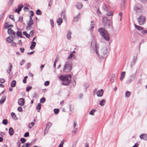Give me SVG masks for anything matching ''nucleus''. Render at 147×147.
<instances>
[{"instance_id": "nucleus-1", "label": "nucleus", "mask_w": 147, "mask_h": 147, "mask_svg": "<svg viewBox=\"0 0 147 147\" xmlns=\"http://www.w3.org/2000/svg\"><path fill=\"white\" fill-rule=\"evenodd\" d=\"M91 35L92 38L91 46L90 48V51L92 53H95L97 55L98 51L99 45L95 42V40L94 38V35L93 34H91Z\"/></svg>"}, {"instance_id": "nucleus-2", "label": "nucleus", "mask_w": 147, "mask_h": 147, "mask_svg": "<svg viewBox=\"0 0 147 147\" xmlns=\"http://www.w3.org/2000/svg\"><path fill=\"white\" fill-rule=\"evenodd\" d=\"M59 78L62 81L61 84L65 85H67L70 83L71 81L69 78L70 79L71 76L70 75L65 76L61 75L59 76Z\"/></svg>"}, {"instance_id": "nucleus-3", "label": "nucleus", "mask_w": 147, "mask_h": 147, "mask_svg": "<svg viewBox=\"0 0 147 147\" xmlns=\"http://www.w3.org/2000/svg\"><path fill=\"white\" fill-rule=\"evenodd\" d=\"M98 31L100 35L103 37L105 40L109 41V35L107 33L106 30L104 28H99Z\"/></svg>"}, {"instance_id": "nucleus-4", "label": "nucleus", "mask_w": 147, "mask_h": 147, "mask_svg": "<svg viewBox=\"0 0 147 147\" xmlns=\"http://www.w3.org/2000/svg\"><path fill=\"white\" fill-rule=\"evenodd\" d=\"M108 53V50L106 46L102 48L100 51H98L97 56L100 58L104 59L106 58V55Z\"/></svg>"}, {"instance_id": "nucleus-5", "label": "nucleus", "mask_w": 147, "mask_h": 147, "mask_svg": "<svg viewBox=\"0 0 147 147\" xmlns=\"http://www.w3.org/2000/svg\"><path fill=\"white\" fill-rule=\"evenodd\" d=\"M72 67V63L71 61H66L65 63L63 70L66 72H69L71 70Z\"/></svg>"}, {"instance_id": "nucleus-6", "label": "nucleus", "mask_w": 147, "mask_h": 147, "mask_svg": "<svg viewBox=\"0 0 147 147\" xmlns=\"http://www.w3.org/2000/svg\"><path fill=\"white\" fill-rule=\"evenodd\" d=\"M103 25L106 28H109L110 26V21L106 17L103 18Z\"/></svg>"}, {"instance_id": "nucleus-7", "label": "nucleus", "mask_w": 147, "mask_h": 147, "mask_svg": "<svg viewBox=\"0 0 147 147\" xmlns=\"http://www.w3.org/2000/svg\"><path fill=\"white\" fill-rule=\"evenodd\" d=\"M146 20V17L143 15H141L138 18V20L139 25H143L145 22Z\"/></svg>"}, {"instance_id": "nucleus-8", "label": "nucleus", "mask_w": 147, "mask_h": 147, "mask_svg": "<svg viewBox=\"0 0 147 147\" xmlns=\"http://www.w3.org/2000/svg\"><path fill=\"white\" fill-rule=\"evenodd\" d=\"M136 72L137 71H136L134 74H133L130 76L129 79L126 81V83H130L134 80L136 77Z\"/></svg>"}, {"instance_id": "nucleus-9", "label": "nucleus", "mask_w": 147, "mask_h": 147, "mask_svg": "<svg viewBox=\"0 0 147 147\" xmlns=\"http://www.w3.org/2000/svg\"><path fill=\"white\" fill-rule=\"evenodd\" d=\"M33 21H29L27 23V26L26 27L27 30H29L31 28V26L33 24Z\"/></svg>"}, {"instance_id": "nucleus-10", "label": "nucleus", "mask_w": 147, "mask_h": 147, "mask_svg": "<svg viewBox=\"0 0 147 147\" xmlns=\"http://www.w3.org/2000/svg\"><path fill=\"white\" fill-rule=\"evenodd\" d=\"M25 103L24 99L21 98L19 99L18 101V103L19 105L22 106Z\"/></svg>"}, {"instance_id": "nucleus-11", "label": "nucleus", "mask_w": 147, "mask_h": 147, "mask_svg": "<svg viewBox=\"0 0 147 147\" xmlns=\"http://www.w3.org/2000/svg\"><path fill=\"white\" fill-rule=\"evenodd\" d=\"M137 57L136 56H134L133 57V58L132 61L130 63V65L131 66H132L134 65L137 61Z\"/></svg>"}, {"instance_id": "nucleus-12", "label": "nucleus", "mask_w": 147, "mask_h": 147, "mask_svg": "<svg viewBox=\"0 0 147 147\" xmlns=\"http://www.w3.org/2000/svg\"><path fill=\"white\" fill-rule=\"evenodd\" d=\"M23 7V5L22 4H20L18 5V8L15 10V12L17 13H19L20 11L22 10V8Z\"/></svg>"}, {"instance_id": "nucleus-13", "label": "nucleus", "mask_w": 147, "mask_h": 147, "mask_svg": "<svg viewBox=\"0 0 147 147\" xmlns=\"http://www.w3.org/2000/svg\"><path fill=\"white\" fill-rule=\"evenodd\" d=\"M134 9L137 11H140L142 9V5L140 4L136 5L135 6Z\"/></svg>"}, {"instance_id": "nucleus-14", "label": "nucleus", "mask_w": 147, "mask_h": 147, "mask_svg": "<svg viewBox=\"0 0 147 147\" xmlns=\"http://www.w3.org/2000/svg\"><path fill=\"white\" fill-rule=\"evenodd\" d=\"M140 138L141 140L147 141V135L146 134H142L140 136Z\"/></svg>"}, {"instance_id": "nucleus-15", "label": "nucleus", "mask_w": 147, "mask_h": 147, "mask_svg": "<svg viewBox=\"0 0 147 147\" xmlns=\"http://www.w3.org/2000/svg\"><path fill=\"white\" fill-rule=\"evenodd\" d=\"M7 32L10 35L14 36L15 32L11 29L8 28L7 30Z\"/></svg>"}, {"instance_id": "nucleus-16", "label": "nucleus", "mask_w": 147, "mask_h": 147, "mask_svg": "<svg viewBox=\"0 0 147 147\" xmlns=\"http://www.w3.org/2000/svg\"><path fill=\"white\" fill-rule=\"evenodd\" d=\"M103 93V90L100 89L97 91L96 93L97 96L98 97H101L102 96Z\"/></svg>"}, {"instance_id": "nucleus-17", "label": "nucleus", "mask_w": 147, "mask_h": 147, "mask_svg": "<svg viewBox=\"0 0 147 147\" xmlns=\"http://www.w3.org/2000/svg\"><path fill=\"white\" fill-rule=\"evenodd\" d=\"M13 37L11 36L8 37L6 38L7 41L9 43H11L13 42Z\"/></svg>"}, {"instance_id": "nucleus-18", "label": "nucleus", "mask_w": 147, "mask_h": 147, "mask_svg": "<svg viewBox=\"0 0 147 147\" xmlns=\"http://www.w3.org/2000/svg\"><path fill=\"white\" fill-rule=\"evenodd\" d=\"M9 66L8 69L7 70V72L8 74H10L11 72L12 69L13 67V66L11 63H9Z\"/></svg>"}, {"instance_id": "nucleus-19", "label": "nucleus", "mask_w": 147, "mask_h": 147, "mask_svg": "<svg viewBox=\"0 0 147 147\" xmlns=\"http://www.w3.org/2000/svg\"><path fill=\"white\" fill-rule=\"evenodd\" d=\"M80 13H79L77 15L75 16L74 17L73 21L74 22H77L78 21L80 18Z\"/></svg>"}, {"instance_id": "nucleus-20", "label": "nucleus", "mask_w": 147, "mask_h": 147, "mask_svg": "<svg viewBox=\"0 0 147 147\" xmlns=\"http://www.w3.org/2000/svg\"><path fill=\"white\" fill-rule=\"evenodd\" d=\"M14 130L12 127H10L9 130V133L10 136H12L14 134Z\"/></svg>"}, {"instance_id": "nucleus-21", "label": "nucleus", "mask_w": 147, "mask_h": 147, "mask_svg": "<svg viewBox=\"0 0 147 147\" xmlns=\"http://www.w3.org/2000/svg\"><path fill=\"white\" fill-rule=\"evenodd\" d=\"M6 98V96H3L1 97L0 100V103L2 104L5 101Z\"/></svg>"}, {"instance_id": "nucleus-22", "label": "nucleus", "mask_w": 147, "mask_h": 147, "mask_svg": "<svg viewBox=\"0 0 147 147\" xmlns=\"http://www.w3.org/2000/svg\"><path fill=\"white\" fill-rule=\"evenodd\" d=\"M63 22L62 19L61 18H58L57 20V22L59 25H60Z\"/></svg>"}, {"instance_id": "nucleus-23", "label": "nucleus", "mask_w": 147, "mask_h": 147, "mask_svg": "<svg viewBox=\"0 0 147 147\" xmlns=\"http://www.w3.org/2000/svg\"><path fill=\"white\" fill-rule=\"evenodd\" d=\"M76 7L77 9H81L82 7V4L78 2L76 4Z\"/></svg>"}, {"instance_id": "nucleus-24", "label": "nucleus", "mask_w": 147, "mask_h": 147, "mask_svg": "<svg viewBox=\"0 0 147 147\" xmlns=\"http://www.w3.org/2000/svg\"><path fill=\"white\" fill-rule=\"evenodd\" d=\"M52 123L51 122H48L47 124L46 130H47V131H48L49 129L52 126Z\"/></svg>"}, {"instance_id": "nucleus-25", "label": "nucleus", "mask_w": 147, "mask_h": 147, "mask_svg": "<svg viewBox=\"0 0 147 147\" xmlns=\"http://www.w3.org/2000/svg\"><path fill=\"white\" fill-rule=\"evenodd\" d=\"M36 45V43L35 42H32L31 43V45L30 46V49L32 50H33Z\"/></svg>"}, {"instance_id": "nucleus-26", "label": "nucleus", "mask_w": 147, "mask_h": 147, "mask_svg": "<svg viewBox=\"0 0 147 147\" xmlns=\"http://www.w3.org/2000/svg\"><path fill=\"white\" fill-rule=\"evenodd\" d=\"M11 116L13 118V119L15 120H17V118L15 114L13 112H12L11 113Z\"/></svg>"}, {"instance_id": "nucleus-27", "label": "nucleus", "mask_w": 147, "mask_h": 147, "mask_svg": "<svg viewBox=\"0 0 147 147\" xmlns=\"http://www.w3.org/2000/svg\"><path fill=\"white\" fill-rule=\"evenodd\" d=\"M94 21H92L91 22V23L90 24V26H91V28H90V30L91 31H93L94 30Z\"/></svg>"}, {"instance_id": "nucleus-28", "label": "nucleus", "mask_w": 147, "mask_h": 147, "mask_svg": "<svg viewBox=\"0 0 147 147\" xmlns=\"http://www.w3.org/2000/svg\"><path fill=\"white\" fill-rule=\"evenodd\" d=\"M106 103V100L104 99L101 100L99 102V105L102 106H104Z\"/></svg>"}, {"instance_id": "nucleus-29", "label": "nucleus", "mask_w": 147, "mask_h": 147, "mask_svg": "<svg viewBox=\"0 0 147 147\" xmlns=\"http://www.w3.org/2000/svg\"><path fill=\"white\" fill-rule=\"evenodd\" d=\"M134 26H135V28L138 30H143V28L141 26L137 25L136 24H134Z\"/></svg>"}, {"instance_id": "nucleus-30", "label": "nucleus", "mask_w": 147, "mask_h": 147, "mask_svg": "<svg viewBox=\"0 0 147 147\" xmlns=\"http://www.w3.org/2000/svg\"><path fill=\"white\" fill-rule=\"evenodd\" d=\"M71 31H69L67 35V37L68 40H70L71 38Z\"/></svg>"}, {"instance_id": "nucleus-31", "label": "nucleus", "mask_w": 147, "mask_h": 147, "mask_svg": "<svg viewBox=\"0 0 147 147\" xmlns=\"http://www.w3.org/2000/svg\"><path fill=\"white\" fill-rule=\"evenodd\" d=\"M75 58V55L74 54L70 53V55L67 58L69 59H71L72 58L74 59Z\"/></svg>"}, {"instance_id": "nucleus-32", "label": "nucleus", "mask_w": 147, "mask_h": 147, "mask_svg": "<svg viewBox=\"0 0 147 147\" xmlns=\"http://www.w3.org/2000/svg\"><path fill=\"white\" fill-rule=\"evenodd\" d=\"M65 11H63L61 13V18L65 19Z\"/></svg>"}, {"instance_id": "nucleus-33", "label": "nucleus", "mask_w": 147, "mask_h": 147, "mask_svg": "<svg viewBox=\"0 0 147 147\" xmlns=\"http://www.w3.org/2000/svg\"><path fill=\"white\" fill-rule=\"evenodd\" d=\"M16 85V81L15 80H13L11 84V86L12 87H14Z\"/></svg>"}, {"instance_id": "nucleus-34", "label": "nucleus", "mask_w": 147, "mask_h": 147, "mask_svg": "<svg viewBox=\"0 0 147 147\" xmlns=\"http://www.w3.org/2000/svg\"><path fill=\"white\" fill-rule=\"evenodd\" d=\"M36 14L38 15H41L42 14V12L41 11L39 10H37L36 12Z\"/></svg>"}, {"instance_id": "nucleus-35", "label": "nucleus", "mask_w": 147, "mask_h": 147, "mask_svg": "<svg viewBox=\"0 0 147 147\" xmlns=\"http://www.w3.org/2000/svg\"><path fill=\"white\" fill-rule=\"evenodd\" d=\"M131 93L129 91H127L125 93V96L127 97H129L130 96Z\"/></svg>"}, {"instance_id": "nucleus-36", "label": "nucleus", "mask_w": 147, "mask_h": 147, "mask_svg": "<svg viewBox=\"0 0 147 147\" xmlns=\"http://www.w3.org/2000/svg\"><path fill=\"white\" fill-rule=\"evenodd\" d=\"M34 123L33 122H32L28 124V127L29 128H31L33 126H34Z\"/></svg>"}, {"instance_id": "nucleus-37", "label": "nucleus", "mask_w": 147, "mask_h": 147, "mask_svg": "<svg viewBox=\"0 0 147 147\" xmlns=\"http://www.w3.org/2000/svg\"><path fill=\"white\" fill-rule=\"evenodd\" d=\"M41 104L39 103L37 105L36 107V109L39 110V111H38V112H39L40 111L39 110L41 109Z\"/></svg>"}, {"instance_id": "nucleus-38", "label": "nucleus", "mask_w": 147, "mask_h": 147, "mask_svg": "<svg viewBox=\"0 0 147 147\" xmlns=\"http://www.w3.org/2000/svg\"><path fill=\"white\" fill-rule=\"evenodd\" d=\"M23 34L27 38H29L30 37V35L27 34L26 31H24L23 32Z\"/></svg>"}, {"instance_id": "nucleus-39", "label": "nucleus", "mask_w": 147, "mask_h": 147, "mask_svg": "<svg viewBox=\"0 0 147 147\" xmlns=\"http://www.w3.org/2000/svg\"><path fill=\"white\" fill-rule=\"evenodd\" d=\"M17 35L18 37H20V38L22 37V33L20 31H18L17 32Z\"/></svg>"}, {"instance_id": "nucleus-40", "label": "nucleus", "mask_w": 147, "mask_h": 147, "mask_svg": "<svg viewBox=\"0 0 147 147\" xmlns=\"http://www.w3.org/2000/svg\"><path fill=\"white\" fill-rule=\"evenodd\" d=\"M121 3H122V4L121 5V9H123L124 8V3H125L124 0H122V1H121Z\"/></svg>"}, {"instance_id": "nucleus-41", "label": "nucleus", "mask_w": 147, "mask_h": 147, "mask_svg": "<svg viewBox=\"0 0 147 147\" xmlns=\"http://www.w3.org/2000/svg\"><path fill=\"white\" fill-rule=\"evenodd\" d=\"M2 123L5 125H6L8 123V121L7 119H3L2 121Z\"/></svg>"}, {"instance_id": "nucleus-42", "label": "nucleus", "mask_w": 147, "mask_h": 147, "mask_svg": "<svg viewBox=\"0 0 147 147\" xmlns=\"http://www.w3.org/2000/svg\"><path fill=\"white\" fill-rule=\"evenodd\" d=\"M96 111V110L94 109H92L90 112L89 114L92 115H94V113Z\"/></svg>"}, {"instance_id": "nucleus-43", "label": "nucleus", "mask_w": 147, "mask_h": 147, "mask_svg": "<svg viewBox=\"0 0 147 147\" xmlns=\"http://www.w3.org/2000/svg\"><path fill=\"white\" fill-rule=\"evenodd\" d=\"M46 99L44 97L42 98L40 100V102L41 103H43L45 101Z\"/></svg>"}, {"instance_id": "nucleus-44", "label": "nucleus", "mask_w": 147, "mask_h": 147, "mask_svg": "<svg viewBox=\"0 0 147 147\" xmlns=\"http://www.w3.org/2000/svg\"><path fill=\"white\" fill-rule=\"evenodd\" d=\"M59 111V110L58 109H54V113L56 114H57Z\"/></svg>"}, {"instance_id": "nucleus-45", "label": "nucleus", "mask_w": 147, "mask_h": 147, "mask_svg": "<svg viewBox=\"0 0 147 147\" xmlns=\"http://www.w3.org/2000/svg\"><path fill=\"white\" fill-rule=\"evenodd\" d=\"M113 14V12L112 11H110L108 12L107 13V15L108 16H112Z\"/></svg>"}, {"instance_id": "nucleus-46", "label": "nucleus", "mask_w": 147, "mask_h": 147, "mask_svg": "<svg viewBox=\"0 0 147 147\" xmlns=\"http://www.w3.org/2000/svg\"><path fill=\"white\" fill-rule=\"evenodd\" d=\"M50 23L52 27H53L54 26V22L52 19H51L50 20Z\"/></svg>"}, {"instance_id": "nucleus-47", "label": "nucleus", "mask_w": 147, "mask_h": 147, "mask_svg": "<svg viewBox=\"0 0 147 147\" xmlns=\"http://www.w3.org/2000/svg\"><path fill=\"white\" fill-rule=\"evenodd\" d=\"M78 129L76 128H74L73 129L72 131V132L73 134H76L77 131Z\"/></svg>"}, {"instance_id": "nucleus-48", "label": "nucleus", "mask_w": 147, "mask_h": 147, "mask_svg": "<svg viewBox=\"0 0 147 147\" xmlns=\"http://www.w3.org/2000/svg\"><path fill=\"white\" fill-rule=\"evenodd\" d=\"M28 77L27 76H25L24 78L23 82L24 83H26V79L28 78Z\"/></svg>"}, {"instance_id": "nucleus-49", "label": "nucleus", "mask_w": 147, "mask_h": 147, "mask_svg": "<svg viewBox=\"0 0 147 147\" xmlns=\"http://www.w3.org/2000/svg\"><path fill=\"white\" fill-rule=\"evenodd\" d=\"M18 111L20 112H22L23 111L22 107H19L17 109Z\"/></svg>"}, {"instance_id": "nucleus-50", "label": "nucleus", "mask_w": 147, "mask_h": 147, "mask_svg": "<svg viewBox=\"0 0 147 147\" xmlns=\"http://www.w3.org/2000/svg\"><path fill=\"white\" fill-rule=\"evenodd\" d=\"M9 18L11 19L13 21H15V19L14 18V16L12 15H9Z\"/></svg>"}, {"instance_id": "nucleus-51", "label": "nucleus", "mask_w": 147, "mask_h": 147, "mask_svg": "<svg viewBox=\"0 0 147 147\" xmlns=\"http://www.w3.org/2000/svg\"><path fill=\"white\" fill-rule=\"evenodd\" d=\"M32 88V87L30 86H27L26 88V91L27 92L29 91Z\"/></svg>"}, {"instance_id": "nucleus-52", "label": "nucleus", "mask_w": 147, "mask_h": 147, "mask_svg": "<svg viewBox=\"0 0 147 147\" xmlns=\"http://www.w3.org/2000/svg\"><path fill=\"white\" fill-rule=\"evenodd\" d=\"M20 141L22 143H24L26 141V139L24 138H21L20 139Z\"/></svg>"}, {"instance_id": "nucleus-53", "label": "nucleus", "mask_w": 147, "mask_h": 147, "mask_svg": "<svg viewBox=\"0 0 147 147\" xmlns=\"http://www.w3.org/2000/svg\"><path fill=\"white\" fill-rule=\"evenodd\" d=\"M141 33L143 34H145L147 33V30H142L141 31Z\"/></svg>"}, {"instance_id": "nucleus-54", "label": "nucleus", "mask_w": 147, "mask_h": 147, "mask_svg": "<svg viewBox=\"0 0 147 147\" xmlns=\"http://www.w3.org/2000/svg\"><path fill=\"white\" fill-rule=\"evenodd\" d=\"M18 44L20 46H22V43L21 40H20L18 41Z\"/></svg>"}, {"instance_id": "nucleus-55", "label": "nucleus", "mask_w": 147, "mask_h": 147, "mask_svg": "<svg viewBox=\"0 0 147 147\" xmlns=\"http://www.w3.org/2000/svg\"><path fill=\"white\" fill-rule=\"evenodd\" d=\"M64 142L63 140L62 141L58 147H63V144Z\"/></svg>"}, {"instance_id": "nucleus-56", "label": "nucleus", "mask_w": 147, "mask_h": 147, "mask_svg": "<svg viewBox=\"0 0 147 147\" xmlns=\"http://www.w3.org/2000/svg\"><path fill=\"white\" fill-rule=\"evenodd\" d=\"M13 0H9L8 3V4L9 5L11 6L12 4L13 3Z\"/></svg>"}, {"instance_id": "nucleus-57", "label": "nucleus", "mask_w": 147, "mask_h": 147, "mask_svg": "<svg viewBox=\"0 0 147 147\" xmlns=\"http://www.w3.org/2000/svg\"><path fill=\"white\" fill-rule=\"evenodd\" d=\"M49 84V81H46L45 82V83H44V85L45 86H48Z\"/></svg>"}, {"instance_id": "nucleus-58", "label": "nucleus", "mask_w": 147, "mask_h": 147, "mask_svg": "<svg viewBox=\"0 0 147 147\" xmlns=\"http://www.w3.org/2000/svg\"><path fill=\"white\" fill-rule=\"evenodd\" d=\"M29 136V133L28 132H27L24 135V136L25 137H28Z\"/></svg>"}, {"instance_id": "nucleus-59", "label": "nucleus", "mask_w": 147, "mask_h": 147, "mask_svg": "<svg viewBox=\"0 0 147 147\" xmlns=\"http://www.w3.org/2000/svg\"><path fill=\"white\" fill-rule=\"evenodd\" d=\"M5 82V80L3 78L0 79V82L1 83H3Z\"/></svg>"}, {"instance_id": "nucleus-60", "label": "nucleus", "mask_w": 147, "mask_h": 147, "mask_svg": "<svg viewBox=\"0 0 147 147\" xmlns=\"http://www.w3.org/2000/svg\"><path fill=\"white\" fill-rule=\"evenodd\" d=\"M12 43L11 44V46L13 47H16V43L13 42H13H12Z\"/></svg>"}, {"instance_id": "nucleus-61", "label": "nucleus", "mask_w": 147, "mask_h": 147, "mask_svg": "<svg viewBox=\"0 0 147 147\" xmlns=\"http://www.w3.org/2000/svg\"><path fill=\"white\" fill-rule=\"evenodd\" d=\"M125 71H123L121 72V76H122L123 77H125Z\"/></svg>"}, {"instance_id": "nucleus-62", "label": "nucleus", "mask_w": 147, "mask_h": 147, "mask_svg": "<svg viewBox=\"0 0 147 147\" xmlns=\"http://www.w3.org/2000/svg\"><path fill=\"white\" fill-rule=\"evenodd\" d=\"M25 62V60H24V59L22 60V61L20 62V65L21 66H22L23 65L24 63Z\"/></svg>"}, {"instance_id": "nucleus-63", "label": "nucleus", "mask_w": 147, "mask_h": 147, "mask_svg": "<svg viewBox=\"0 0 147 147\" xmlns=\"http://www.w3.org/2000/svg\"><path fill=\"white\" fill-rule=\"evenodd\" d=\"M23 21V18L22 17H19V20H18V21L22 22Z\"/></svg>"}, {"instance_id": "nucleus-64", "label": "nucleus", "mask_w": 147, "mask_h": 147, "mask_svg": "<svg viewBox=\"0 0 147 147\" xmlns=\"http://www.w3.org/2000/svg\"><path fill=\"white\" fill-rule=\"evenodd\" d=\"M139 145V144H138L137 143H136L132 147H138Z\"/></svg>"}]
</instances>
